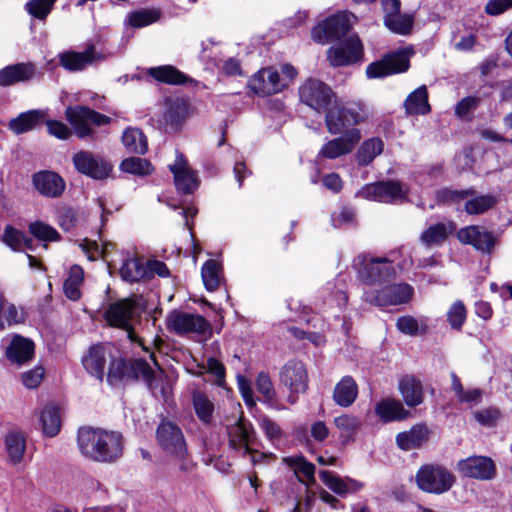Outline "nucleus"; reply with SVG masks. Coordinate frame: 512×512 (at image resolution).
Masks as SVG:
<instances>
[{"mask_svg": "<svg viewBox=\"0 0 512 512\" xmlns=\"http://www.w3.org/2000/svg\"><path fill=\"white\" fill-rule=\"evenodd\" d=\"M148 74L155 80L167 84H182L187 80L183 73L171 65L150 68Z\"/></svg>", "mask_w": 512, "mask_h": 512, "instance_id": "obj_47", "label": "nucleus"}, {"mask_svg": "<svg viewBox=\"0 0 512 512\" xmlns=\"http://www.w3.org/2000/svg\"><path fill=\"white\" fill-rule=\"evenodd\" d=\"M56 1L57 0H29L24 8L33 18L44 21L51 13Z\"/></svg>", "mask_w": 512, "mask_h": 512, "instance_id": "obj_51", "label": "nucleus"}, {"mask_svg": "<svg viewBox=\"0 0 512 512\" xmlns=\"http://www.w3.org/2000/svg\"><path fill=\"white\" fill-rule=\"evenodd\" d=\"M2 240L12 250L21 251L23 249L24 233L12 226H6Z\"/></svg>", "mask_w": 512, "mask_h": 512, "instance_id": "obj_61", "label": "nucleus"}, {"mask_svg": "<svg viewBox=\"0 0 512 512\" xmlns=\"http://www.w3.org/2000/svg\"><path fill=\"white\" fill-rule=\"evenodd\" d=\"M104 57L90 44L83 52L67 51L59 55L60 64L69 71H81L88 65L102 61Z\"/></svg>", "mask_w": 512, "mask_h": 512, "instance_id": "obj_26", "label": "nucleus"}, {"mask_svg": "<svg viewBox=\"0 0 512 512\" xmlns=\"http://www.w3.org/2000/svg\"><path fill=\"white\" fill-rule=\"evenodd\" d=\"M120 169L125 173L145 176L152 172L153 167L151 163L146 159L139 157H129L121 162Z\"/></svg>", "mask_w": 512, "mask_h": 512, "instance_id": "obj_50", "label": "nucleus"}, {"mask_svg": "<svg viewBox=\"0 0 512 512\" xmlns=\"http://www.w3.org/2000/svg\"><path fill=\"white\" fill-rule=\"evenodd\" d=\"M166 327L170 332L184 336L192 333L203 334L208 330L209 324L199 314L173 310L166 316Z\"/></svg>", "mask_w": 512, "mask_h": 512, "instance_id": "obj_16", "label": "nucleus"}, {"mask_svg": "<svg viewBox=\"0 0 512 512\" xmlns=\"http://www.w3.org/2000/svg\"><path fill=\"white\" fill-rule=\"evenodd\" d=\"M248 84L251 90L259 96L278 93L287 86V83L281 79L279 72L273 67L259 70L252 76Z\"/></svg>", "mask_w": 512, "mask_h": 512, "instance_id": "obj_21", "label": "nucleus"}, {"mask_svg": "<svg viewBox=\"0 0 512 512\" xmlns=\"http://www.w3.org/2000/svg\"><path fill=\"white\" fill-rule=\"evenodd\" d=\"M280 382L289 390L288 403L294 405L299 394L305 393L308 389L309 378L304 363L299 360L286 362L280 371Z\"/></svg>", "mask_w": 512, "mask_h": 512, "instance_id": "obj_7", "label": "nucleus"}, {"mask_svg": "<svg viewBox=\"0 0 512 512\" xmlns=\"http://www.w3.org/2000/svg\"><path fill=\"white\" fill-rule=\"evenodd\" d=\"M40 419L45 435L54 437L59 433L61 427V419L58 407L54 405L45 406L41 412Z\"/></svg>", "mask_w": 512, "mask_h": 512, "instance_id": "obj_44", "label": "nucleus"}, {"mask_svg": "<svg viewBox=\"0 0 512 512\" xmlns=\"http://www.w3.org/2000/svg\"><path fill=\"white\" fill-rule=\"evenodd\" d=\"M466 308L462 301H456L447 312V319L453 329H461L466 320Z\"/></svg>", "mask_w": 512, "mask_h": 512, "instance_id": "obj_60", "label": "nucleus"}, {"mask_svg": "<svg viewBox=\"0 0 512 512\" xmlns=\"http://www.w3.org/2000/svg\"><path fill=\"white\" fill-rule=\"evenodd\" d=\"M409 187L399 181H379L363 187L359 195L365 199L383 203H396L406 200Z\"/></svg>", "mask_w": 512, "mask_h": 512, "instance_id": "obj_8", "label": "nucleus"}, {"mask_svg": "<svg viewBox=\"0 0 512 512\" xmlns=\"http://www.w3.org/2000/svg\"><path fill=\"white\" fill-rule=\"evenodd\" d=\"M138 342L144 351L150 352V358L157 370L153 369L145 360L133 359L126 362L123 358L116 357L113 354L107 366V373H105L107 382L111 386H116L126 380L142 379L154 395L161 394L165 396L166 392L164 387L159 385L162 370L156 361L154 351H152L149 346L145 345L141 339H139Z\"/></svg>", "mask_w": 512, "mask_h": 512, "instance_id": "obj_1", "label": "nucleus"}, {"mask_svg": "<svg viewBox=\"0 0 512 512\" xmlns=\"http://www.w3.org/2000/svg\"><path fill=\"white\" fill-rule=\"evenodd\" d=\"M285 461L294 470L300 482L305 483L307 486L316 483V468L313 463L308 462L303 456L288 457Z\"/></svg>", "mask_w": 512, "mask_h": 512, "instance_id": "obj_40", "label": "nucleus"}, {"mask_svg": "<svg viewBox=\"0 0 512 512\" xmlns=\"http://www.w3.org/2000/svg\"><path fill=\"white\" fill-rule=\"evenodd\" d=\"M77 444L85 458L99 463L117 461L124 450V438L120 432L100 428H80Z\"/></svg>", "mask_w": 512, "mask_h": 512, "instance_id": "obj_2", "label": "nucleus"}, {"mask_svg": "<svg viewBox=\"0 0 512 512\" xmlns=\"http://www.w3.org/2000/svg\"><path fill=\"white\" fill-rule=\"evenodd\" d=\"M159 445L167 453L180 461H184L187 448L180 428L172 422H162L156 431Z\"/></svg>", "mask_w": 512, "mask_h": 512, "instance_id": "obj_19", "label": "nucleus"}, {"mask_svg": "<svg viewBox=\"0 0 512 512\" xmlns=\"http://www.w3.org/2000/svg\"><path fill=\"white\" fill-rule=\"evenodd\" d=\"M334 424L341 432L342 436L350 438L358 432L362 425V421L357 416L343 414L334 419Z\"/></svg>", "mask_w": 512, "mask_h": 512, "instance_id": "obj_52", "label": "nucleus"}, {"mask_svg": "<svg viewBox=\"0 0 512 512\" xmlns=\"http://www.w3.org/2000/svg\"><path fill=\"white\" fill-rule=\"evenodd\" d=\"M112 356L113 350L108 344H95L82 356L81 362L87 373L102 382Z\"/></svg>", "mask_w": 512, "mask_h": 512, "instance_id": "obj_20", "label": "nucleus"}, {"mask_svg": "<svg viewBox=\"0 0 512 512\" xmlns=\"http://www.w3.org/2000/svg\"><path fill=\"white\" fill-rule=\"evenodd\" d=\"M415 481L423 492L440 495L452 488L456 478L443 466L426 464L417 471Z\"/></svg>", "mask_w": 512, "mask_h": 512, "instance_id": "obj_5", "label": "nucleus"}, {"mask_svg": "<svg viewBox=\"0 0 512 512\" xmlns=\"http://www.w3.org/2000/svg\"><path fill=\"white\" fill-rule=\"evenodd\" d=\"M457 237L461 243L472 245L482 253H490L496 241L492 232L477 225L461 228L457 233Z\"/></svg>", "mask_w": 512, "mask_h": 512, "instance_id": "obj_25", "label": "nucleus"}, {"mask_svg": "<svg viewBox=\"0 0 512 512\" xmlns=\"http://www.w3.org/2000/svg\"><path fill=\"white\" fill-rule=\"evenodd\" d=\"M442 197L445 200L456 202L467 199L464 210L469 215H479L492 209L498 203V197L492 194L476 195L474 189L444 190Z\"/></svg>", "mask_w": 512, "mask_h": 512, "instance_id": "obj_15", "label": "nucleus"}, {"mask_svg": "<svg viewBox=\"0 0 512 512\" xmlns=\"http://www.w3.org/2000/svg\"><path fill=\"white\" fill-rule=\"evenodd\" d=\"M411 48H403L386 55L382 60L369 64L366 68L368 78H381L391 74L406 72L410 66Z\"/></svg>", "mask_w": 512, "mask_h": 512, "instance_id": "obj_9", "label": "nucleus"}, {"mask_svg": "<svg viewBox=\"0 0 512 512\" xmlns=\"http://www.w3.org/2000/svg\"><path fill=\"white\" fill-rule=\"evenodd\" d=\"M325 112L327 129L334 135H344L367 118L364 106L358 103L342 105L335 101Z\"/></svg>", "mask_w": 512, "mask_h": 512, "instance_id": "obj_3", "label": "nucleus"}, {"mask_svg": "<svg viewBox=\"0 0 512 512\" xmlns=\"http://www.w3.org/2000/svg\"><path fill=\"white\" fill-rule=\"evenodd\" d=\"M363 53V47L358 37L351 36L338 46L328 50V59L332 66H345L357 62Z\"/></svg>", "mask_w": 512, "mask_h": 512, "instance_id": "obj_22", "label": "nucleus"}, {"mask_svg": "<svg viewBox=\"0 0 512 512\" xmlns=\"http://www.w3.org/2000/svg\"><path fill=\"white\" fill-rule=\"evenodd\" d=\"M358 396V386L351 376H344L335 386L333 400L341 407L351 406Z\"/></svg>", "mask_w": 512, "mask_h": 512, "instance_id": "obj_35", "label": "nucleus"}, {"mask_svg": "<svg viewBox=\"0 0 512 512\" xmlns=\"http://www.w3.org/2000/svg\"><path fill=\"white\" fill-rule=\"evenodd\" d=\"M350 28L349 16L346 13H339L316 25L312 29L311 35L315 42L324 44L344 37Z\"/></svg>", "mask_w": 512, "mask_h": 512, "instance_id": "obj_18", "label": "nucleus"}, {"mask_svg": "<svg viewBox=\"0 0 512 512\" xmlns=\"http://www.w3.org/2000/svg\"><path fill=\"white\" fill-rule=\"evenodd\" d=\"M160 18V11L157 9H142L132 12L129 15V24L136 28H141L155 23Z\"/></svg>", "mask_w": 512, "mask_h": 512, "instance_id": "obj_56", "label": "nucleus"}, {"mask_svg": "<svg viewBox=\"0 0 512 512\" xmlns=\"http://www.w3.org/2000/svg\"><path fill=\"white\" fill-rule=\"evenodd\" d=\"M481 97L469 95L462 98L454 108L455 115L461 120H471L470 115L479 107Z\"/></svg>", "mask_w": 512, "mask_h": 512, "instance_id": "obj_54", "label": "nucleus"}, {"mask_svg": "<svg viewBox=\"0 0 512 512\" xmlns=\"http://www.w3.org/2000/svg\"><path fill=\"white\" fill-rule=\"evenodd\" d=\"M319 477L329 489L340 496L355 493L363 486V484L357 480L348 477L341 478L327 470L320 471Z\"/></svg>", "mask_w": 512, "mask_h": 512, "instance_id": "obj_32", "label": "nucleus"}, {"mask_svg": "<svg viewBox=\"0 0 512 512\" xmlns=\"http://www.w3.org/2000/svg\"><path fill=\"white\" fill-rule=\"evenodd\" d=\"M119 272L122 280L128 283H136L148 278V269L143 260L138 257L124 259Z\"/></svg>", "mask_w": 512, "mask_h": 512, "instance_id": "obj_38", "label": "nucleus"}, {"mask_svg": "<svg viewBox=\"0 0 512 512\" xmlns=\"http://www.w3.org/2000/svg\"><path fill=\"white\" fill-rule=\"evenodd\" d=\"M190 105L184 98L167 96L158 103L157 122L165 130L177 131L186 121Z\"/></svg>", "mask_w": 512, "mask_h": 512, "instance_id": "obj_6", "label": "nucleus"}, {"mask_svg": "<svg viewBox=\"0 0 512 512\" xmlns=\"http://www.w3.org/2000/svg\"><path fill=\"white\" fill-rule=\"evenodd\" d=\"M45 117L46 113L43 110H29L11 119L8 127L15 134H23L33 130Z\"/></svg>", "mask_w": 512, "mask_h": 512, "instance_id": "obj_36", "label": "nucleus"}, {"mask_svg": "<svg viewBox=\"0 0 512 512\" xmlns=\"http://www.w3.org/2000/svg\"><path fill=\"white\" fill-rule=\"evenodd\" d=\"M457 469L462 476L478 480H491L496 474L494 462L484 456H471L460 460Z\"/></svg>", "mask_w": 512, "mask_h": 512, "instance_id": "obj_23", "label": "nucleus"}, {"mask_svg": "<svg viewBox=\"0 0 512 512\" xmlns=\"http://www.w3.org/2000/svg\"><path fill=\"white\" fill-rule=\"evenodd\" d=\"M34 188L44 197L58 198L65 190L63 178L52 171H40L33 175Z\"/></svg>", "mask_w": 512, "mask_h": 512, "instance_id": "obj_27", "label": "nucleus"}, {"mask_svg": "<svg viewBox=\"0 0 512 512\" xmlns=\"http://www.w3.org/2000/svg\"><path fill=\"white\" fill-rule=\"evenodd\" d=\"M37 70L33 63H17L9 65L0 70V85L9 86L18 82L32 80Z\"/></svg>", "mask_w": 512, "mask_h": 512, "instance_id": "obj_31", "label": "nucleus"}, {"mask_svg": "<svg viewBox=\"0 0 512 512\" xmlns=\"http://www.w3.org/2000/svg\"><path fill=\"white\" fill-rule=\"evenodd\" d=\"M80 248L87 255L89 260H96L99 257H105L106 254L113 249L114 245L111 242H102L101 245L97 241L84 239L80 244Z\"/></svg>", "mask_w": 512, "mask_h": 512, "instance_id": "obj_53", "label": "nucleus"}, {"mask_svg": "<svg viewBox=\"0 0 512 512\" xmlns=\"http://www.w3.org/2000/svg\"><path fill=\"white\" fill-rule=\"evenodd\" d=\"M383 22L391 32L399 35H408L413 29L414 15L399 11L389 18H383Z\"/></svg>", "mask_w": 512, "mask_h": 512, "instance_id": "obj_42", "label": "nucleus"}, {"mask_svg": "<svg viewBox=\"0 0 512 512\" xmlns=\"http://www.w3.org/2000/svg\"><path fill=\"white\" fill-rule=\"evenodd\" d=\"M358 260V276L368 285H381L395 277L396 271L386 257L368 259L359 256Z\"/></svg>", "mask_w": 512, "mask_h": 512, "instance_id": "obj_11", "label": "nucleus"}, {"mask_svg": "<svg viewBox=\"0 0 512 512\" xmlns=\"http://www.w3.org/2000/svg\"><path fill=\"white\" fill-rule=\"evenodd\" d=\"M375 413L385 423L405 420L411 415L401 401L393 398H386L377 403Z\"/></svg>", "mask_w": 512, "mask_h": 512, "instance_id": "obj_33", "label": "nucleus"}, {"mask_svg": "<svg viewBox=\"0 0 512 512\" xmlns=\"http://www.w3.org/2000/svg\"><path fill=\"white\" fill-rule=\"evenodd\" d=\"M413 295V287L407 283L387 285L381 290H367L363 300L371 305L386 307L407 303Z\"/></svg>", "mask_w": 512, "mask_h": 512, "instance_id": "obj_10", "label": "nucleus"}, {"mask_svg": "<svg viewBox=\"0 0 512 512\" xmlns=\"http://www.w3.org/2000/svg\"><path fill=\"white\" fill-rule=\"evenodd\" d=\"M139 315V305L133 298H125L111 303L104 313V317L109 325L127 330L130 339L133 341H135V339L132 336L130 328L133 321Z\"/></svg>", "mask_w": 512, "mask_h": 512, "instance_id": "obj_14", "label": "nucleus"}, {"mask_svg": "<svg viewBox=\"0 0 512 512\" xmlns=\"http://www.w3.org/2000/svg\"><path fill=\"white\" fill-rule=\"evenodd\" d=\"M256 389L263 397V402L271 405L276 397L273 382L266 372H260L256 378Z\"/></svg>", "mask_w": 512, "mask_h": 512, "instance_id": "obj_57", "label": "nucleus"}, {"mask_svg": "<svg viewBox=\"0 0 512 512\" xmlns=\"http://www.w3.org/2000/svg\"><path fill=\"white\" fill-rule=\"evenodd\" d=\"M193 405L198 418L204 423H209L212 417L214 406L212 402L202 393L193 394Z\"/></svg>", "mask_w": 512, "mask_h": 512, "instance_id": "obj_58", "label": "nucleus"}, {"mask_svg": "<svg viewBox=\"0 0 512 512\" xmlns=\"http://www.w3.org/2000/svg\"><path fill=\"white\" fill-rule=\"evenodd\" d=\"M83 278V269L79 265H73L63 285L64 293L67 298L70 300H78L80 298V286L83 282Z\"/></svg>", "mask_w": 512, "mask_h": 512, "instance_id": "obj_48", "label": "nucleus"}, {"mask_svg": "<svg viewBox=\"0 0 512 512\" xmlns=\"http://www.w3.org/2000/svg\"><path fill=\"white\" fill-rule=\"evenodd\" d=\"M44 368L41 366L35 367L32 370L26 371L21 375L23 385L28 389H34L39 386L44 377Z\"/></svg>", "mask_w": 512, "mask_h": 512, "instance_id": "obj_64", "label": "nucleus"}, {"mask_svg": "<svg viewBox=\"0 0 512 512\" xmlns=\"http://www.w3.org/2000/svg\"><path fill=\"white\" fill-rule=\"evenodd\" d=\"M34 342L21 335H14L6 348L7 359L18 366L26 364L34 357Z\"/></svg>", "mask_w": 512, "mask_h": 512, "instance_id": "obj_29", "label": "nucleus"}, {"mask_svg": "<svg viewBox=\"0 0 512 512\" xmlns=\"http://www.w3.org/2000/svg\"><path fill=\"white\" fill-rule=\"evenodd\" d=\"M201 58L203 61L218 65L222 61V44L209 38L202 42Z\"/></svg>", "mask_w": 512, "mask_h": 512, "instance_id": "obj_59", "label": "nucleus"}, {"mask_svg": "<svg viewBox=\"0 0 512 512\" xmlns=\"http://www.w3.org/2000/svg\"><path fill=\"white\" fill-rule=\"evenodd\" d=\"M65 115L79 138H85L92 134V124L102 126L110 121L109 117L85 106L68 107Z\"/></svg>", "mask_w": 512, "mask_h": 512, "instance_id": "obj_13", "label": "nucleus"}, {"mask_svg": "<svg viewBox=\"0 0 512 512\" xmlns=\"http://www.w3.org/2000/svg\"><path fill=\"white\" fill-rule=\"evenodd\" d=\"M227 435L230 449L241 457L248 458L253 465L266 458L263 453L253 449L255 432L251 423L243 418L242 411L240 417L228 428Z\"/></svg>", "mask_w": 512, "mask_h": 512, "instance_id": "obj_4", "label": "nucleus"}, {"mask_svg": "<svg viewBox=\"0 0 512 512\" xmlns=\"http://www.w3.org/2000/svg\"><path fill=\"white\" fill-rule=\"evenodd\" d=\"M170 170L174 175V182L179 191L187 194L197 188V176L182 154H177L174 164L170 165Z\"/></svg>", "mask_w": 512, "mask_h": 512, "instance_id": "obj_28", "label": "nucleus"}, {"mask_svg": "<svg viewBox=\"0 0 512 512\" xmlns=\"http://www.w3.org/2000/svg\"><path fill=\"white\" fill-rule=\"evenodd\" d=\"M453 230L452 223L439 222L425 229L420 235V241L428 247L441 245Z\"/></svg>", "mask_w": 512, "mask_h": 512, "instance_id": "obj_39", "label": "nucleus"}, {"mask_svg": "<svg viewBox=\"0 0 512 512\" xmlns=\"http://www.w3.org/2000/svg\"><path fill=\"white\" fill-rule=\"evenodd\" d=\"M122 143L129 153L144 154L147 151L146 136L136 128H128L124 131Z\"/></svg>", "mask_w": 512, "mask_h": 512, "instance_id": "obj_43", "label": "nucleus"}, {"mask_svg": "<svg viewBox=\"0 0 512 512\" xmlns=\"http://www.w3.org/2000/svg\"><path fill=\"white\" fill-rule=\"evenodd\" d=\"M334 96L332 89L317 79L310 78L299 88L301 102L318 113L325 112L329 108Z\"/></svg>", "mask_w": 512, "mask_h": 512, "instance_id": "obj_12", "label": "nucleus"}, {"mask_svg": "<svg viewBox=\"0 0 512 512\" xmlns=\"http://www.w3.org/2000/svg\"><path fill=\"white\" fill-rule=\"evenodd\" d=\"M30 233L41 241H59L61 239L57 230L42 221H34L29 225Z\"/></svg>", "mask_w": 512, "mask_h": 512, "instance_id": "obj_55", "label": "nucleus"}, {"mask_svg": "<svg viewBox=\"0 0 512 512\" xmlns=\"http://www.w3.org/2000/svg\"><path fill=\"white\" fill-rule=\"evenodd\" d=\"M75 169L86 176L96 180H103L112 171V165L100 155L88 150L78 151L72 158Z\"/></svg>", "mask_w": 512, "mask_h": 512, "instance_id": "obj_17", "label": "nucleus"}, {"mask_svg": "<svg viewBox=\"0 0 512 512\" xmlns=\"http://www.w3.org/2000/svg\"><path fill=\"white\" fill-rule=\"evenodd\" d=\"M501 413L495 407L485 408L474 413V418L483 426L493 427L499 420Z\"/></svg>", "mask_w": 512, "mask_h": 512, "instance_id": "obj_63", "label": "nucleus"}, {"mask_svg": "<svg viewBox=\"0 0 512 512\" xmlns=\"http://www.w3.org/2000/svg\"><path fill=\"white\" fill-rule=\"evenodd\" d=\"M57 223L64 231L72 230L77 223V213L71 207H62L58 210Z\"/></svg>", "mask_w": 512, "mask_h": 512, "instance_id": "obj_62", "label": "nucleus"}, {"mask_svg": "<svg viewBox=\"0 0 512 512\" xmlns=\"http://www.w3.org/2000/svg\"><path fill=\"white\" fill-rule=\"evenodd\" d=\"M405 112L408 115H425L431 111L428 102V91L425 85L418 87L404 101Z\"/></svg>", "mask_w": 512, "mask_h": 512, "instance_id": "obj_37", "label": "nucleus"}, {"mask_svg": "<svg viewBox=\"0 0 512 512\" xmlns=\"http://www.w3.org/2000/svg\"><path fill=\"white\" fill-rule=\"evenodd\" d=\"M361 139L358 128L350 129L344 135L325 143L318 156L325 159H335L350 153Z\"/></svg>", "mask_w": 512, "mask_h": 512, "instance_id": "obj_24", "label": "nucleus"}, {"mask_svg": "<svg viewBox=\"0 0 512 512\" xmlns=\"http://www.w3.org/2000/svg\"><path fill=\"white\" fill-rule=\"evenodd\" d=\"M397 329L406 335H423L428 331V324L425 318H415L411 315L399 317L396 321Z\"/></svg>", "mask_w": 512, "mask_h": 512, "instance_id": "obj_46", "label": "nucleus"}, {"mask_svg": "<svg viewBox=\"0 0 512 512\" xmlns=\"http://www.w3.org/2000/svg\"><path fill=\"white\" fill-rule=\"evenodd\" d=\"M383 147V141L378 137L364 141L356 154L358 163L364 166L370 164L382 153Z\"/></svg>", "mask_w": 512, "mask_h": 512, "instance_id": "obj_45", "label": "nucleus"}, {"mask_svg": "<svg viewBox=\"0 0 512 512\" xmlns=\"http://www.w3.org/2000/svg\"><path fill=\"white\" fill-rule=\"evenodd\" d=\"M5 448L12 464H18L22 461L25 450L26 440L21 432L12 431L5 437Z\"/></svg>", "mask_w": 512, "mask_h": 512, "instance_id": "obj_41", "label": "nucleus"}, {"mask_svg": "<svg viewBox=\"0 0 512 512\" xmlns=\"http://www.w3.org/2000/svg\"><path fill=\"white\" fill-rule=\"evenodd\" d=\"M221 265L215 260H207L201 269L204 286L209 291H214L220 284Z\"/></svg>", "mask_w": 512, "mask_h": 512, "instance_id": "obj_49", "label": "nucleus"}, {"mask_svg": "<svg viewBox=\"0 0 512 512\" xmlns=\"http://www.w3.org/2000/svg\"><path fill=\"white\" fill-rule=\"evenodd\" d=\"M399 392L407 406L416 407L424 400L423 386L413 376H405L399 381Z\"/></svg>", "mask_w": 512, "mask_h": 512, "instance_id": "obj_34", "label": "nucleus"}, {"mask_svg": "<svg viewBox=\"0 0 512 512\" xmlns=\"http://www.w3.org/2000/svg\"><path fill=\"white\" fill-rule=\"evenodd\" d=\"M430 430L426 424H415L408 431L396 435V444L403 451L421 447L429 439Z\"/></svg>", "mask_w": 512, "mask_h": 512, "instance_id": "obj_30", "label": "nucleus"}]
</instances>
